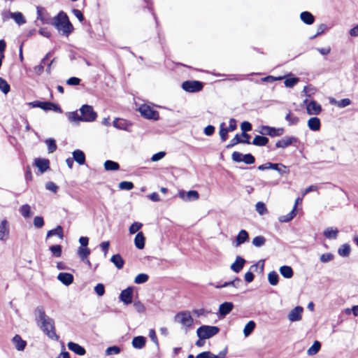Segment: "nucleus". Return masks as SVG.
I'll return each mask as SVG.
<instances>
[{"label":"nucleus","instance_id":"14","mask_svg":"<svg viewBox=\"0 0 358 358\" xmlns=\"http://www.w3.org/2000/svg\"><path fill=\"white\" fill-rule=\"evenodd\" d=\"M306 110L308 115H319L322 111L321 106L315 101H310L306 105Z\"/></svg>","mask_w":358,"mask_h":358},{"label":"nucleus","instance_id":"8","mask_svg":"<svg viewBox=\"0 0 358 358\" xmlns=\"http://www.w3.org/2000/svg\"><path fill=\"white\" fill-rule=\"evenodd\" d=\"M178 195L180 198L185 201H196L199 198V194L196 190H189L187 192L184 190H181L179 192Z\"/></svg>","mask_w":358,"mask_h":358},{"label":"nucleus","instance_id":"40","mask_svg":"<svg viewBox=\"0 0 358 358\" xmlns=\"http://www.w3.org/2000/svg\"><path fill=\"white\" fill-rule=\"evenodd\" d=\"M90 254V250L87 247H80L78 255L82 261H85Z\"/></svg>","mask_w":358,"mask_h":358},{"label":"nucleus","instance_id":"4","mask_svg":"<svg viewBox=\"0 0 358 358\" xmlns=\"http://www.w3.org/2000/svg\"><path fill=\"white\" fill-rule=\"evenodd\" d=\"M220 329L215 326L203 325L197 329L196 334L200 339H208L215 336Z\"/></svg>","mask_w":358,"mask_h":358},{"label":"nucleus","instance_id":"56","mask_svg":"<svg viewBox=\"0 0 358 358\" xmlns=\"http://www.w3.org/2000/svg\"><path fill=\"white\" fill-rule=\"evenodd\" d=\"M134 307L138 313H143L146 310L145 306L140 301H135L134 302Z\"/></svg>","mask_w":358,"mask_h":358},{"label":"nucleus","instance_id":"38","mask_svg":"<svg viewBox=\"0 0 358 358\" xmlns=\"http://www.w3.org/2000/svg\"><path fill=\"white\" fill-rule=\"evenodd\" d=\"M256 324L254 321L251 320L248 322L243 329V334L245 337L249 336L255 328Z\"/></svg>","mask_w":358,"mask_h":358},{"label":"nucleus","instance_id":"45","mask_svg":"<svg viewBox=\"0 0 358 358\" xmlns=\"http://www.w3.org/2000/svg\"><path fill=\"white\" fill-rule=\"evenodd\" d=\"M252 245L257 248H260L265 245L266 238L262 236H258L253 238Z\"/></svg>","mask_w":358,"mask_h":358},{"label":"nucleus","instance_id":"43","mask_svg":"<svg viewBox=\"0 0 358 358\" xmlns=\"http://www.w3.org/2000/svg\"><path fill=\"white\" fill-rule=\"evenodd\" d=\"M68 120L71 122H82L81 116L77 111L70 112L67 113Z\"/></svg>","mask_w":358,"mask_h":358},{"label":"nucleus","instance_id":"10","mask_svg":"<svg viewBox=\"0 0 358 358\" xmlns=\"http://www.w3.org/2000/svg\"><path fill=\"white\" fill-rule=\"evenodd\" d=\"M133 293V288L131 287H127L121 292L120 300L126 305L130 304L132 302Z\"/></svg>","mask_w":358,"mask_h":358},{"label":"nucleus","instance_id":"62","mask_svg":"<svg viewBox=\"0 0 358 358\" xmlns=\"http://www.w3.org/2000/svg\"><path fill=\"white\" fill-rule=\"evenodd\" d=\"M334 259V255L331 253L322 254L320 259L323 263H327L331 262Z\"/></svg>","mask_w":358,"mask_h":358},{"label":"nucleus","instance_id":"47","mask_svg":"<svg viewBox=\"0 0 358 358\" xmlns=\"http://www.w3.org/2000/svg\"><path fill=\"white\" fill-rule=\"evenodd\" d=\"M50 250L52 255L56 257H60L62 256V250L60 245H54L50 247Z\"/></svg>","mask_w":358,"mask_h":358},{"label":"nucleus","instance_id":"57","mask_svg":"<svg viewBox=\"0 0 358 358\" xmlns=\"http://www.w3.org/2000/svg\"><path fill=\"white\" fill-rule=\"evenodd\" d=\"M134 187V184L129 181H122L119 183V188L120 189L131 190Z\"/></svg>","mask_w":358,"mask_h":358},{"label":"nucleus","instance_id":"41","mask_svg":"<svg viewBox=\"0 0 358 358\" xmlns=\"http://www.w3.org/2000/svg\"><path fill=\"white\" fill-rule=\"evenodd\" d=\"M331 103L335 104L338 108H343L351 104V100L348 98L343 99L340 101L332 100Z\"/></svg>","mask_w":358,"mask_h":358},{"label":"nucleus","instance_id":"2","mask_svg":"<svg viewBox=\"0 0 358 358\" xmlns=\"http://www.w3.org/2000/svg\"><path fill=\"white\" fill-rule=\"evenodd\" d=\"M51 24L66 36H68L73 30L68 15L63 11H60L57 15L52 18Z\"/></svg>","mask_w":358,"mask_h":358},{"label":"nucleus","instance_id":"52","mask_svg":"<svg viewBox=\"0 0 358 358\" xmlns=\"http://www.w3.org/2000/svg\"><path fill=\"white\" fill-rule=\"evenodd\" d=\"M257 212L261 215H265L267 213V209L266 208L265 204L263 202L259 201L255 205Z\"/></svg>","mask_w":358,"mask_h":358},{"label":"nucleus","instance_id":"21","mask_svg":"<svg viewBox=\"0 0 358 358\" xmlns=\"http://www.w3.org/2000/svg\"><path fill=\"white\" fill-rule=\"evenodd\" d=\"M67 345L70 350L78 355H84L86 353L85 349L78 343L71 341L68 343Z\"/></svg>","mask_w":358,"mask_h":358},{"label":"nucleus","instance_id":"36","mask_svg":"<svg viewBox=\"0 0 358 358\" xmlns=\"http://www.w3.org/2000/svg\"><path fill=\"white\" fill-rule=\"evenodd\" d=\"M268 142V138L265 137V136H256L252 143L255 145H257V146H264V145H266Z\"/></svg>","mask_w":358,"mask_h":358},{"label":"nucleus","instance_id":"1","mask_svg":"<svg viewBox=\"0 0 358 358\" xmlns=\"http://www.w3.org/2000/svg\"><path fill=\"white\" fill-rule=\"evenodd\" d=\"M35 320L42 331L50 339L58 341L59 337L56 334L55 321L45 314L43 306H38L34 310Z\"/></svg>","mask_w":358,"mask_h":358},{"label":"nucleus","instance_id":"11","mask_svg":"<svg viewBox=\"0 0 358 358\" xmlns=\"http://www.w3.org/2000/svg\"><path fill=\"white\" fill-rule=\"evenodd\" d=\"M10 235L9 223L3 219L0 222V241H6Z\"/></svg>","mask_w":358,"mask_h":358},{"label":"nucleus","instance_id":"6","mask_svg":"<svg viewBox=\"0 0 358 358\" xmlns=\"http://www.w3.org/2000/svg\"><path fill=\"white\" fill-rule=\"evenodd\" d=\"M138 110L141 115L146 119L157 120L159 117V113L148 105H141Z\"/></svg>","mask_w":358,"mask_h":358},{"label":"nucleus","instance_id":"13","mask_svg":"<svg viewBox=\"0 0 358 358\" xmlns=\"http://www.w3.org/2000/svg\"><path fill=\"white\" fill-rule=\"evenodd\" d=\"M303 308L301 306H296L292 309L287 315L288 320L290 322H298L301 320Z\"/></svg>","mask_w":358,"mask_h":358},{"label":"nucleus","instance_id":"19","mask_svg":"<svg viewBox=\"0 0 358 358\" xmlns=\"http://www.w3.org/2000/svg\"><path fill=\"white\" fill-rule=\"evenodd\" d=\"M245 263V260L240 256H237L235 262L231 265V269L235 273H239L244 264Z\"/></svg>","mask_w":358,"mask_h":358},{"label":"nucleus","instance_id":"23","mask_svg":"<svg viewBox=\"0 0 358 358\" xmlns=\"http://www.w3.org/2000/svg\"><path fill=\"white\" fill-rule=\"evenodd\" d=\"M49 161L45 159H36L35 165L41 173L46 171L49 169Z\"/></svg>","mask_w":358,"mask_h":358},{"label":"nucleus","instance_id":"53","mask_svg":"<svg viewBox=\"0 0 358 358\" xmlns=\"http://www.w3.org/2000/svg\"><path fill=\"white\" fill-rule=\"evenodd\" d=\"M285 120L289 122V125H296L299 122V117L292 115L290 112L286 115Z\"/></svg>","mask_w":358,"mask_h":358},{"label":"nucleus","instance_id":"32","mask_svg":"<svg viewBox=\"0 0 358 358\" xmlns=\"http://www.w3.org/2000/svg\"><path fill=\"white\" fill-rule=\"evenodd\" d=\"M296 206L287 215L279 217L278 220L280 222H288L291 221L296 216Z\"/></svg>","mask_w":358,"mask_h":358},{"label":"nucleus","instance_id":"29","mask_svg":"<svg viewBox=\"0 0 358 358\" xmlns=\"http://www.w3.org/2000/svg\"><path fill=\"white\" fill-rule=\"evenodd\" d=\"M110 261L118 269H121L124 266V261L119 254L113 255L110 258Z\"/></svg>","mask_w":358,"mask_h":358},{"label":"nucleus","instance_id":"39","mask_svg":"<svg viewBox=\"0 0 358 358\" xmlns=\"http://www.w3.org/2000/svg\"><path fill=\"white\" fill-rule=\"evenodd\" d=\"M104 168L106 171H117L120 169V165L115 162L106 160L104 163Z\"/></svg>","mask_w":358,"mask_h":358},{"label":"nucleus","instance_id":"31","mask_svg":"<svg viewBox=\"0 0 358 358\" xmlns=\"http://www.w3.org/2000/svg\"><path fill=\"white\" fill-rule=\"evenodd\" d=\"M279 271L280 274L285 278H291L294 275L292 268L289 266H280Z\"/></svg>","mask_w":358,"mask_h":358},{"label":"nucleus","instance_id":"50","mask_svg":"<svg viewBox=\"0 0 358 358\" xmlns=\"http://www.w3.org/2000/svg\"><path fill=\"white\" fill-rule=\"evenodd\" d=\"M20 212L21 215L25 217H29L31 216V208L29 205L24 204L20 207Z\"/></svg>","mask_w":358,"mask_h":358},{"label":"nucleus","instance_id":"7","mask_svg":"<svg viewBox=\"0 0 358 358\" xmlns=\"http://www.w3.org/2000/svg\"><path fill=\"white\" fill-rule=\"evenodd\" d=\"M182 87L188 92H197L202 90L203 84L197 80H188L182 83Z\"/></svg>","mask_w":358,"mask_h":358},{"label":"nucleus","instance_id":"27","mask_svg":"<svg viewBox=\"0 0 358 358\" xmlns=\"http://www.w3.org/2000/svg\"><path fill=\"white\" fill-rule=\"evenodd\" d=\"M43 103L44 104L41 105L42 107H41V108L44 110H53L60 113L62 112L61 108L58 105H56L52 102L44 101Z\"/></svg>","mask_w":358,"mask_h":358},{"label":"nucleus","instance_id":"30","mask_svg":"<svg viewBox=\"0 0 358 358\" xmlns=\"http://www.w3.org/2000/svg\"><path fill=\"white\" fill-rule=\"evenodd\" d=\"M301 20L306 24H312L314 22V16L308 11H303L300 15Z\"/></svg>","mask_w":358,"mask_h":358},{"label":"nucleus","instance_id":"5","mask_svg":"<svg viewBox=\"0 0 358 358\" xmlns=\"http://www.w3.org/2000/svg\"><path fill=\"white\" fill-rule=\"evenodd\" d=\"M82 122H93L96 120L97 115L94 111L92 106L89 105H83L80 108Z\"/></svg>","mask_w":358,"mask_h":358},{"label":"nucleus","instance_id":"64","mask_svg":"<svg viewBox=\"0 0 358 358\" xmlns=\"http://www.w3.org/2000/svg\"><path fill=\"white\" fill-rule=\"evenodd\" d=\"M196 358H216L215 355L213 354L210 351L203 352L199 353Z\"/></svg>","mask_w":358,"mask_h":358},{"label":"nucleus","instance_id":"48","mask_svg":"<svg viewBox=\"0 0 358 358\" xmlns=\"http://www.w3.org/2000/svg\"><path fill=\"white\" fill-rule=\"evenodd\" d=\"M10 87L7 81L0 78V90L5 94H7L10 92Z\"/></svg>","mask_w":358,"mask_h":358},{"label":"nucleus","instance_id":"9","mask_svg":"<svg viewBox=\"0 0 358 358\" xmlns=\"http://www.w3.org/2000/svg\"><path fill=\"white\" fill-rule=\"evenodd\" d=\"M260 133L262 134L268 135L270 136H280L283 134L284 129L282 128H274L268 126L262 127Z\"/></svg>","mask_w":358,"mask_h":358},{"label":"nucleus","instance_id":"51","mask_svg":"<svg viewBox=\"0 0 358 358\" xmlns=\"http://www.w3.org/2000/svg\"><path fill=\"white\" fill-rule=\"evenodd\" d=\"M50 153L54 152L57 150L56 142L53 138H48L45 141Z\"/></svg>","mask_w":358,"mask_h":358},{"label":"nucleus","instance_id":"17","mask_svg":"<svg viewBox=\"0 0 358 358\" xmlns=\"http://www.w3.org/2000/svg\"><path fill=\"white\" fill-rule=\"evenodd\" d=\"M57 279L66 286L70 285L73 282V276L69 273H59Z\"/></svg>","mask_w":358,"mask_h":358},{"label":"nucleus","instance_id":"28","mask_svg":"<svg viewBox=\"0 0 358 358\" xmlns=\"http://www.w3.org/2000/svg\"><path fill=\"white\" fill-rule=\"evenodd\" d=\"M338 229L334 227H327L323 232L324 236L329 239H336L338 236Z\"/></svg>","mask_w":358,"mask_h":358},{"label":"nucleus","instance_id":"24","mask_svg":"<svg viewBox=\"0 0 358 358\" xmlns=\"http://www.w3.org/2000/svg\"><path fill=\"white\" fill-rule=\"evenodd\" d=\"M145 238L143 232H141V231L138 232L136 235L135 238H134L135 246L138 249L142 250L145 247Z\"/></svg>","mask_w":358,"mask_h":358},{"label":"nucleus","instance_id":"58","mask_svg":"<svg viewBox=\"0 0 358 358\" xmlns=\"http://www.w3.org/2000/svg\"><path fill=\"white\" fill-rule=\"evenodd\" d=\"M120 352V348L117 346H111L108 347L106 350V355H117Z\"/></svg>","mask_w":358,"mask_h":358},{"label":"nucleus","instance_id":"18","mask_svg":"<svg viewBox=\"0 0 358 358\" xmlns=\"http://www.w3.org/2000/svg\"><path fill=\"white\" fill-rule=\"evenodd\" d=\"M234 304L231 302H224L220 305L219 313L220 316L225 317L228 315L233 309Z\"/></svg>","mask_w":358,"mask_h":358},{"label":"nucleus","instance_id":"34","mask_svg":"<svg viewBox=\"0 0 358 358\" xmlns=\"http://www.w3.org/2000/svg\"><path fill=\"white\" fill-rule=\"evenodd\" d=\"M37 20H41L43 24H51L52 18L46 17L43 15V8L37 7Z\"/></svg>","mask_w":358,"mask_h":358},{"label":"nucleus","instance_id":"25","mask_svg":"<svg viewBox=\"0 0 358 358\" xmlns=\"http://www.w3.org/2000/svg\"><path fill=\"white\" fill-rule=\"evenodd\" d=\"M73 159L80 165L85 163V155L80 150H76L73 152Z\"/></svg>","mask_w":358,"mask_h":358},{"label":"nucleus","instance_id":"12","mask_svg":"<svg viewBox=\"0 0 358 358\" xmlns=\"http://www.w3.org/2000/svg\"><path fill=\"white\" fill-rule=\"evenodd\" d=\"M298 142V139L294 136H285L281 140L278 141L275 143V148H285L293 143Z\"/></svg>","mask_w":358,"mask_h":358},{"label":"nucleus","instance_id":"54","mask_svg":"<svg viewBox=\"0 0 358 358\" xmlns=\"http://www.w3.org/2000/svg\"><path fill=\"white\" fill-rule=\"evenodd\" d=\"M148 280V275L145 273H140L137 275L134 279L136 284H142L147 282Z\"/></svg>","mask_w":358,"mask_h":358},{"label":"nucleus","instance_id":"37","mask_svg":"<svg viewBox=\"0 0 358 358\" xmlns=\"http://www.w3.org/2000/svg\"><path fill=\"white\" fill-rule=\"evenodd\" d=\"M321 348V343L318 341H315L311 347L307 350V354L309 356L317 354Z\"/></svg>","mask_w":358,"mask_h":358},{"label":"nucleus","instance_id":"26","mask_svg":"<svg viewBox=\"0 0 358 358\" xmlns=\"http://www.w3.org/2000/svg\"><path fill=\"white\" fill-rule=\"evenodd\" d=\"M146 343V338L144 336H136L132 340V346L136 349H142Z\"/></svg>","mask_w":358,"mask_h":358},{"label":"nucleus","instance_id":"42","mask_svg":"<svg viewBox=\"0 0 358 358\" xmlns=\"http://www.w3.org/2000/svg\"><path fill=\"white\" fill-rule=\"evenodd\" d=\"M12 19L19 25H22L26 23V20L20 12H15L13 13Z\"/></svg>","mask_w":358,"mask_h":358},{"label":"nucleus","instance_id":"15","mask_svg":"<svg viewBox=\"0 0 358 358\" xmlns=\"http://www.w3.org/2000/svg\"><path fill=\"white\" fill-rule=\"evenodd\" d=\"M242 137H247L246 140H243L239 134H236L234 138L231 141L230 143L227 145V148H231L234 145L238 144V143H246V144H250V136L247 133H242L241 134Z\"/></svg>","mask_w":358,"mask_h":358},{"label":"nucleus","instance_id":"20","mask_svg":"<svg viewBox=\"0 0 358 358\" xmlns=\"http://www.w3.org/2000/svg\"><path fill=\"white\" fill-rule=\"evenodd\" d=\"M248 240V233L245 229H241L236 238L235 245L238 247Z\"/></svg>","mask_w":358,"mask_h":358},{"label":"nucleus","instance_id":"44","mask_svg":"<svg viewBox=\"0 0 358 358\" xmlns=\"http://www.w3.org/2000/svg\"><path fill=\"white\" fill-rule=\"evenodd\" d=\"M350 250V246L348 244H343L338 249V253L340 256L345 257L349 256Z\"/></svg>","mask_w":358,"mask_h":358},{"label":"nucleus","instance_id":"3","mask_svg":"<svg viewBox=\"0 0 358 358\" xmlns=\"http://www.w3.org/2000/svg\"><path fill=\"white\" fill-rule=\"evenodd\" d=\"M174 321L180 324L186 332L192 327L194 324V319L190 312L187 310L178 313L174 317Z\"/></svg>","mask_w":358,"mask_h":358},{"label":"nucleus","instance_id":"35","mask_svg":"<svg viewBox=\"0 0 358 358\" xmlns=\"http://www.w3.org/2000/svg\"><path fill=\"white\" fill-rule=\"evenodd\" d=\"M52 236H57L61 239L63 238V229L61 226H57L55 229L50 230L47 233V238H49Z\"/></svg>","mask_w":358,"mask_h":358},{"label":"nucleus","instance_id":"61","mask_svg":"<svg viewBox=\"0 0 358 358\" xmlns=\"http://www.w3.org/2000/svg\"><path fill=\"white\" fill-rule=\"evenodd\" d=\"M45 188L53 193H56L58 191L59 187L53 182H48L45 184Z\"/></svg>","mask_w":358,"mask_h":358},{"label":"nucleus","instance_id":"33","mask_svg":"<svg viewBox=\"0 0 358 358\" xmlns=\"http://www.w3.org/2000/svg\"><path fill=\"white\" fill-rule=\"evenodd\" d=\"M50 56V52H48L44 58H43V59L41 60V63L39 64V65H37L34 68V71L37 74V75H41L43 72V70H44V64H45V62L46 60H48L49 59Z\"/></svg>","mask_w":358,"mask_h":358},{"label":"nucleus","instance_id":"46","mask_svg":"<svg viewBox=\"0 0 358 358\" xmlns=\"http://www.w3.org/2000/svg\"><path fill=\"white\" fill-rule=\"evenodd\" d=\"M278 274L275 271H271L268 275V280L271 285H276L278 283Z\"/></svg>","mask_w":358,"mask_h":358},{"label":"nucleus","instance_id":"49","mask_svg":"<svg viewBox=\"0 0 358 358\" xmlns=\"http://www.w3.org/2000/svg\"><path fill=\"white\" fill-rule=\"evenodd\" d=\"M224 123L222 122L220 124V131H219V134L220 136V138L222 139V141H225L227 138H228V132H229V131L224 127Z\"/></svg>","mask_w":358,"mask_h":358},{"label":"nucleus","instance_id":"55","mask_svg":"<svg viewBox=\"0 0 358 358\" xmlns=\"http://www.w3.org/2000/svg\"><path fill=\"white\" fill-rule=\"evenodd\" d=\"M143 224L138 222H134L129 229V233L134 234L141 229Z\"/></svg>","mask_w":358,"mask_h":358},{"label":"nucleus","instance_id":"59","mask_svg":"<svg viewBox=\"0 0 358 358\" xmlns=\"http://www.w3.org/2000/svg\"><path fill=\"white\" fill-rule=\"evenodd\" d=\"M299 81V79L298 78H287L284 84L285 87H294L298 82Z\"/></svg>","mask_w":358,"mask_h":358},{"label":"nucleus","instance_id":"16","mask_svg":"<svg viewBox=\"0 0 358 358\" xmlns=\"http://www.w3.org/2000/svg\"><path fill=\"white\" fill-rule=\"evenodd\" d=\"M12 343L15 347V348L18 351H22L27 346V341L23 340L21 336L18 334H16L12 338Z\"/></svg>","mask_w":358,"mask_h":358},{"label":"nucleus","instance_id":"60","mask_svg":"<svg viewBox=\"0 0 358 358\" xmlns=\"http://www.w3.org/2000/svg\"><path fill=\"white\" fill-rule=\"evenodd\" d=\"M94 292L99 296H102L105 293L104 285L101 283L97 284L94 287Z\"/></svg>","mask_w":358,"mask_h":358},{"label":"nucleus","instance_id":"63","mask_svg":"<svg viewBox=\"0 0 358 358\" xmlns=\"http://www.w3.org/2000/svg\"><path fill=\"white\" fill-rule=\"evenodd\" d=\"M255 159L251 154H245L243 156V161L246 164H252L255 162Z\"/></svg>","mask_w":358,"mask_h":358},{"label":"nucleus","instance_id":"22","mask_svg":"<svg viewBox=\"0 0 358 358\" xmlns=\"http://www.w3.org/2000/svg\"><path fill=\"white\" fill-rule=\"evenodd\" d=\"M308 127L311 131H319L321 127L320 119L317 117H310L308 120Z\"/></svg>","mask_w":358,"mask_h":358}]
</instances>
